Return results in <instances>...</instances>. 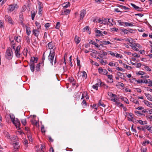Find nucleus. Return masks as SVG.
<instances>
[{
	"label": "nucleus",
	"mask_w": 152,
	"mask_h": 152,
	"mask_svg": "<svg viewBox=\"0 0 152 152\" xmlns=\"http://www.w3.org/2000/svg\"><path fill=\"white\" fill-rule=\"evenodd\" d=\"M128 30L126 29H121V31L123 32L124 34H127Z\"/></svg>",
	"instance_id": "3c124183"
},
{
	"label": "nucleus",
	"mask_w": 152,
	"mask_h": 152,
	"mask_svg": "<svg viewBox=\"0 0 152 152\" xmlns=\"http://www.w3.org/2000/svg\"><path fill=\"white\" fill-rule=\"evenodd\" d=\"M41 131L42 133H45V131L44 129V126L42 125V126L41 127Z\"/></svg>",
	"instance_id": "c03bdc74"
},
{
	"label": "nucleus",
	"mask_w": 152,
	"mask_h": 152,
	"mask_svg": "<svg viewBox=\"0 0 152 152\" xmlns=\"http://www.w3.org/2000/svg\"><path fill=\"white\" fill-rule=\"evenodd\" d=\"M23 142L24 144L26 145V146L27 147V144H28L27 140L26 139H24Z\"/></svg>",
	"instance_id": "49530a36"
},
{
	"label": "nucleus",
	"mask_w": 152,
	"mask_h": 152,
	"mask_svg": "<svg viewBox=\"0 0 152 152\" xmlns=\"http://www.w3.org/2000/svg\"><path fill=\"white\" fill-rule=\"evenodd\" d=\"M145 96L147 97L148 99L152 101V96L151 95L149 94L145 93Z\"/></svg>",
	"instance_id": "dca6fc26"
},
{
	"label": "nucleus",
	"mask_w": 152,
	"mask_h": 152,
	"mask_svg": "<svg viewBox=\"0 0 152 152\" xmlns=\"http://www.w3.org/2000/svg\"><path fill=\"white\" fill-rule=\"evenodd\" d=\"M107 53L113 56H115V53H114L113 52L110 51H108Z\"/></svg>",
	"instance_id": "ea45409f"
},
{
	"label": "nucleus",
	"mask_w": 152,
	"mask_h": 152,
	"mask_svg": "<svg viewBox=\"0 0 152 152\" xmlns=\"http://www.w3.org/2000/svg\"><path fill=\"white\" fill-rule=\"evenodd\" d=\"M131 5L136 10V9H137V7H138V6H136L135 4H132V3H131Z\"/></svg>",
	"instance_id": "052dcab7"
},
{
	"label": "nucleus",
	"mask_w": 152,
	"mask_h": 152,
	"mask_svg": "<svg viewBox=\"0 0 152 152\" xmlns=\"http://www.w3.org/2000/svg\"><path fill=\"white\" fill-rule=\"evenodd\" d=\"M28 51V50L27 48H26V49H24L23 52V54L24 56H27Z\"/></svg>",
	"instance_id": "e433bc0d"
},
{
	"label": "nucleus",
	"mask_w": 152,
	"mask_h": 152,
	"mask_svg": "<svg viewBox=\"0 0 152 152\" xmlns=\"http://www.w3.org/2000/svg\"><path fill=\"white\" fill-rule=\"evenodd\" d=\"M60 22H57L56 24V27L55 28H56V29H58L59 27H60V26H59V25H60Z\"/></svg>",
	"instance_id": "4d7b16f0"
},
{
	"label": "nucleus",
	"mask_w": 152,
	"mask_h": 152,
	"mask_svg": "<svg viewBox=\"0 0 152 152\" xmlns=\"http://www.w3.org/2000/svg\"><path fill=\"white\" fill-rule=\"evenodd\" d=\"M150 143V142L149 140H146L145 142H143V143L142 144V145L143 146H145V144L147 143V144H149Z\"/></svg>",
	"instance_id": "864d4df0"
},
{
	"label": "nucleus",
	"mask_w": 152,
	"mask_h": 152,
	"mask_svg": "<svg viewBox=\"0 0 152 152\" xmlns=\"http://www.w3.org/2000/svg\"><path fill=\"white\" fill-rule=\"evenodd\" d=\"M5 19L7 21L10 23L12 24V19L10 16L7 15H6L5 17Z\"/></svg>",
	"instance_id": "9b49d317"
},
{
	"label": "nucleus",
	"mask_w": 152,
	"mask_h": 152,
	"mask_svg": "<svg viewBox=\"0 0 152 152\" xmlns=\"http://www.w3.org/2000/svg\"><path fill=\"white\" fill-rule=\"evenodd\" d=\"M86 31H88L89 32H88V33H89V34H90V32L89 31V27L88 26H87L83 28V31L85 32Z\"/></svg>",
	"instance_id": "b1692460"
},
{
	"label": "nucleus",
	"mask_w": 152,
	"mask_h": 152,
	"mask_svg": "<svg viewBox=\"0 0 152 152\" xmlns=\"http://www.w3.org/2000/svg\"><path fill=\"white\" fill-rule=\"evenodd\" d=\"M19 19L21 21H22L23 19V15L22 13H20L19 15Z\"/></svg>",
	"instance_id": "de8ad7c7"
},
{
	"label": "nucleus",
	"mask_w": 152,
	"mask_h": 152,
	"mask_svg": "<svg viewBox=\"0 0 152 152\" xmlns=\"http://www.w3.org/2000/svg\"><path fill=\"white\" fill-rule=\"evenodd\" d=\"M145 129H147L151 133H152V127L147 125L145 126Z\"/></svg>",
	"instance_id": "412c9836"
},
{
	"label": "nucleus",
	"mask_w": 152,
	"mask_h": 152,
	"mask_svg": "<svg viewBox=\"0 0 152 152\" xmlns=\"http://www.w3.org/2000/svg\"><path fill=\"white\" fill-rule=\"evenodd\" d=\"M131 101H132V102L134 103L138 104H139L138 101L136 100L135 99H134L133 98L131 99Z\"/></svg>",
	"instance_id": "473e14b6"
},
{
	"label": "nucleus",
	"mask_w": 152,
	"mask_h": 152,
	"mask_svg": "<svg viewBox=\"0 0 152 152\" xmlns=\"http://www.w3.org/2000/svg\"><path fill=\"white\" fill-rule=\"evenodd\" d=\"M12 144L14 145L13 146L14 149L16 150L18 149L20 147L18 142H15V143H13Z\"/></svg>",
	"instance_id": "2eb2a0df"
},
{
	"label": "nucleus",
	"mask_w": 152,
	"mask_h": 152,
	"mask_svg": "<svg viewBox=\"0 0 152 152\" xmlns=\"http://www.w3.org/2000/svg\"><path fill=\"white\" fill-rule=\"evenodd\" d=\"M75 40L76 43L77 44H78L80 42V39L79 37L76 35L75 36Z\"/></svg>",
	"instance_id": "a211bd4d"
},
{
	"label": "nucleus",
	"mask_w": 152,
	"mask_h": 152,
	"mask_svg": "<svg viewBox=\"0 0 152 152\" xmlns=\"http://www.w3.org/2000/svg\"><path fill=\"white\" fill-rule=\"evenodd\" d=\"M51 51H50V53L48 56V60L50 61V63L52 65L53 64V59L55 56V51L53 50V51L51 52Z\"/></svg>",
	"instance_id": "7ed1b4c3"
},
{
	"label": "nucleus",
	"mask_w": 152,
	"mask_h": 152,
	"mask_svg": "<svg viewBox=\"0 0 152 152\" xmlns=\"http://www.w3.org/2000/svg\"><path fill=\"white\" fill-rule=\"evenodd\" d=\"M22 124L24 126L26 125V119H23L21 120Z\"/></svg>",
	"instance_id": "c9c22d12"
},
{
	"label": "nucleus",
	"mask_w": 152,
	"mask_h": 152,
	"mask_svg": "<svg viewBox=\"0 0 152 152\" xmlns=\"http://www.w3.org/2000/svg\"><path fill=\"white\" fill-rule=\"evenodd\" d=\"M144 68L147 71H151V69L147 66H145Z\"/></svg>",
	"instance_id": "680f3d73"
},
{
	"label": "nucleus",
	"mask_w": 152,
	"mask_h": 152,
	"mask_svg": "<svg viewBox=\"0 0 152 152\" xmlns=\"http://www.w3.org/2000/svg\"><path fill=\"white\" fill-rule=\"evenodd\" d=\"M38 61V58L33 57L31 58L30 61H31L33 64H34L35 63H37Z\"/></svg>",
	"instance_id": "ddd939ff"
},
{
	"label": "nucleus",
	"mask_w": 152,
	"mask_h": 152,
	"mask_svg": "<svg viewBox=\"0 0 152 152\" xmlns=\"http://www.w3.org/2000/svg\"><path fill=\"white\" fill-rule=\"evenodd\" d=\"M70 10H69L66 9L64 8V12L65 13V15H67L70 13Z\"/></svg>",
	"instance_id": "5701e85b"
},
{
	"label": "nucleus",
	"mask_w": 152,
	"mask_h": 152,
	"mask_svg": "<svg viewBox=\"0 0 152 152\" xmlns=\"http://www.w3.org/2000/svg\"><path fill=\"white\" fill-rule=\"evenodd\" d=\"M69 4L70 3L69 2H66V3L62 4V6L64 8H66L69 6Z\"/></svg>",
	"instance_id": "aec40b11"
},
{
	"label": "nucleus",
	"mask_w": 152,
	"mask_h": 152,
	"mask_svg": "<svg viewBox=\"0 0 152 152\" xmlns=\"http://www.w3.org/2000/svg\"><path fill=\"white\" fill-rule=\"evenodd\" d=\"M82 104L85 107L86 105V100H83L82 103Z\"/></svg>",
	"instance_id": "6e6d98bb"
},
{
	"label": "nucleus",
	"mask_w": 152,
	"mask_h": 152,
	"mask_svg": "<svg viewBox=\"0 0 152 152\" xmlns=\"http://www.w3.org/2000/svg\"><path fill=\"white\" fill-rule=\"evenodd\" d=\"M26 32L27 34L28 35H29L31 33V31L30 30V28L29 27H28L27 26L26 27Z\"/></svg>",
	"instance_id": "393cba45"
},
{
	"label": "nucleus",
	"mask_w": 152,
	"mask_h": 152,
	"mask_svg": "<svg viewBox=\"0 0 152 152\" xmlns=\"http://www.w3.org/2000/svg\"><path fill=\"white\" fill-rule=\"evenodd\" d=\"M80 20L82 19L85 16L86 14V12L85 10L83 9L80 11Z\"/></svg>",
	"instance_id": "0eeeda50"
},
{
	"label": "nucleus",
	"mask_w": 152,
	"mask_h": 152,
	"mask_svg": "<svg viewBox=\"0 0 152 152\" xmlns=\"http://www.w3.org/2000/svg\"><path fill=\"white\" fill-rule=\"evenodd\" d=\"M101 99H100L99 101V105H100V106H101L103 107H105V105H104L103 103H101Z\"/></svg>",
	"instance_id": "bf43d9fd"
},
{
	"label": "nucleus",
	"mask_w": 152,
	"mask_h": 152,
	"mask_svg": "<svg viewBox=\"0 0 152 152\" xmlns=\"http://www.w3.org/2000/svg\"><path fill=\"white\" fill-rule=\"evenodd\" d=\"M15 39L16 41V42H19L20 41V39H19L18 37H15Z\"/></svg>",
	"instance_id": "603ef678"
},
{
	"label": "nucleus",
	"mask_w": 152,
	"mask_h": 152,
	"mask_svg": "<svg viewBox=\"0 0 152 152\" xmlns=\"http://www.w3.org/2000/svg\"><path fill=\"white\" fill-rule=\"evenodd\" d=\"M111 30L112 31H117L118 30V28H111Z\"/></svg>",
	"instance_id": "774afa93"
},
{
	"label": "nucleus",
	"mask_w": 152,
	"mask_h": 152,
	"mask_svg": "<svg viewBox=\"0 0 152 152\" xmlns=\"http://www.w3.org/2000/svg\"><path fill=\"white\" fill-rule=\"evenodd\" d=\"M28 138L30 141H32V136L29 135L28 136Z\"/></svg>",
	"instance_id": "338daca9"
},
{
	"label": "nucleus",
	"mask_w": 152,
	"mask_h": 152,
	"mask_svg": "<svg viewBox=\"0 0 152 152\" xmlns=\"http://www.w3.org/2000/svg\"><path fill=\"white\" fill-rule=\"evenodd\" d=\"M147 150L146 148L144 147H142L141 148V152H146Z\"/></svg>",
	"instance_id": "72a5a7b5"
},
{
	"label": "nucleus",
	"mask_w": 152,
	"mask_h": 152,
	"mask_svg": "<svg viewBox=\"0 0 152 152\" xmlns=\"http://www.w3.org/2000/svg\"><path fill=\"white\" fill-rule=\"evenodd\" d=\"M31 18L32 20H34V17H35V12H34L33 13H32V12L31 11Z\"/></svg>",
	"instance_id": "58836bf2"
},
{
	"label": "nucleus",
	"mask_w": 152,
	"mask_h": 152,
	"mask_svg": "<svg viewBox=\"0 0 152 152\" xmlns=\"http://www.w3.org/2000/svg\"><path fill=\"white\" fill-rule=\"evenodd\" d=\"M99 72L100 74L103 75L107 74L108 73L107 71L105 69H103L102 68L100 67L98 69Z\"/></svg>",
	"instance_id": "6e6552de"
},
{
	"label": "nucleus",
	"mask_w": 152,
	"mask_h": 152,
	"mask_svg": "<svg viewBox=\"0 0 152 152\" xmlns=\"http://www.w3.org/2000/svg\"><path fill=\"white\" fill-rule=\"evenodd\" d=\"M87 74L86 72L85 71H83V75L82 77H85L86 78L87 77Z\"/></svg>",
	"instance_id": "8fccbe9b"
},
{
	"label": "nucleus",
	"mask_w": 152,
	"mask_h": 152,
	"mask_svg": "<svg viewBox=\"0 0 152 152\" xmlns=\"http://www.w3.org/2000/svg\"><path fill=\"white\" fill-rule=\"evenodd\" d=\"M36 148H37L36 150L37 152H40L41 151H42V152H44L45 150V145L43 144H41L40 150L39 148V145L37 146H36Z\"/></svg>",
	"instance_id": "39448f33"
},
{
	"label": "nucleus",
	"mask_w": 152,
	"mask_h": 152,
	"mask_svg": "<svg viewBox=\"0 0 152 152\" xmlns=\"http://www.w3.org/2000/svg\"><path fill=\"white\" fill-rule=\"evenodd\" d=\"M134 26L133 25V23H129L128 22H125L124 26Z\"/></svg>",
	"instance_id": "4be33fe9"
},
{
	"label": "nucleus",
	"mask_w": 152,
	"mask_h": 152,
	"mask_svg": "<svg viewBox=\"0 0 152 152\" xmlns=\"http://www.w3.org/2000/svg\"><path fill=\"white\" fill-rule=\"evenodd\" d=\"M142 80V83H148L149 84H150L151 80L150 79H148L147 80Z\"/></svg>",
	"instance_id": "2f4dec72"
},
{
	"label": "nucleus",
	"mask_w": 152,
	"mask_h": 152,
	"mask_svg": "<svg viewBox=\"0 0 152 152\" xmlns=\"http://www.w3.org/2000/svg\"><path fill=\"white\" fill-rule=\"evenodd\" d=\"M121 99L124 101L126 104H129V101L128 99L126 98L122 97L121 98Z\"/></svg>",
	"instance_id": "cd10ccee"
},
{
	"label": "nucleus",
	"mask_w": 152,
	"mask_h": 152,
	"mask_svg": "<svg viewBox=\"0 0 152 152\" xmlns=\"http://www.w3.org/2000/svg\"><path fill=\"white\" fill-rule=\"evenodd\" d=\"M136 10L139 11H142L143 10L142 8L140 7H138Z\"/></svg>",
	"instance_id": "69168bd1"
},
{
	"label": "nucleus",
	"mask_w": 152,
	"mask_h": 152,
	"mask_svg": "<svg viewBox=\"0 0 152 152\" xmlns=\"http://www.w3.org/2000/svg\"><path fill=\"white\" fill-rule=\"evenodd\" d=\"M21 48L20 45L18 46L15 51V56L18 58H19L21 57V54L20 53V50Z\"/></svg>",
	"instance_id": "20e7f679"
},
{
	"label": "nucleus",
	"mask_w": 152,
	"mask_h": 152,
	"mask_svg": "<svg viewBox=\"0 0 152 152\" xmlns=\"http://www.w3.org/2000/svg\"><path fill=\"white\" fill-rule=\"evenodd\" d=\"M13 124L16 126V128H18V129H20V123L17 118H16L15 120L13 122Z\"/></svg>",
	"instance_id": "423d86ee"
},
{
	"label": "nucleus",
	"mask_w": 152,
	"mask_h": 152,
	"mask_svg": "<svg viewBox=\"0 0 152 152\" xmlns=\"http://www.w3.org/2000/svg\"><path fill=\"white\" fill-rule=\"evenodd\" d=\"M102 43L103 44L105 45H107V44H111V43L109 41H103Z\"/></svg>",
	"instance_id": "a19ab883"
},
{
	"label": "nucleus",
	"mask_w": 152,
	"mask_h": 152,
	"mask_svg": "<svg viewBox=\"0 0 152 152\" xmlns=\"http://www.w3.org/2000/svg\"><path fill=\"white\" fill-rule=\"evenodd\" d=\"M29 66L31 71L33 72H34L35 68V64H33L31 61H30Z\"/></svg>",
	"instance_id": "9d476101"
},
{
	"label": "nucleus",
	"mask_w": 152,
	"mask_h": 152,
	"mask_svg": "<svg viewBox=\"0 0 152 152\" xmlns=\"http://www.w3.org/2000/svg\"><path fill=\"white\" fill-rule=\"evenodd\" d=\"M99 86V84L97 83L95 84L94 85L92 86V87L96 90H98V87Z\"/></svg>",
	"instance_id": "f704fd0d"
},
{
	"label": "nucleus",
	"mask_w": 152,
	"mask_h": 152,
	"mask_svg": "<svg viewBox=\"0 0 152 152\" xmlns=\"http://www.w3.org/2000/svg\"><path fill=\"white\" fill-rule=\"evenodd\" d=\"M118 22L119 24V25L121 26H124L125 23L122 22L121 20H118Z\"/></svg>",
	"instance_id": "4c0bfd02"
},
{
	"label": "nucleus",
	"mask_w": 152,
	"mask_h": 152,
	"mask_svg": "<svg viewBox=\"0 0 152 152\" xmlns=\"http://www.w3.org/2000/svg\"><path fill=\"white\" fill-rule=\"evenodd\" d=\"M70 81L71 82H73V83H72L73 84H74V85L75 84V80L73 79L72 77H71V78H70L69 79Z\"/></svg>",
	"instance_id": "e2e57ef3"
},
{
	"label": "nucleus",
	"mask_w": 152,
	"mask_h": 152,
	"mask_svg": "<svg viewBox=\"0 0 152 152\" xmlns=\"http://www.w3.org/2000/svg\"><path fill=\"white\" fill-rule=\"evenodd\" d=\"M32 32L33 34L35 36L37 37L39 33L40 30L38 29H34Z\"/></svg>",
	"instance_id": "f8f14e48"
},
{
	"label": "nucleus",
	"mask_w": 152,
	"mask_h": 152,
	"mask_svg": "<svg viewBox=\"0 0 152 152\" xmlns=\"http://www.w3.org/2000/svg\"><path fill=\"white\" fill-rule=\"evenodd\" d=\"M143 102H144L145 104L147 106H149L150 102H149L148 101L146 100H144L143 101Z\"/></svg>",
	"instance_id": "37998d69"
},
{
	"label": "nucleus",
	"mask_w": 152,
	"mask_h": 152,
	"mask_svg": "<svg viewBox=\"0 0 152 152\" xmlns=\"http://www.w3.org/2000/svg\"><path fill=\"white\" fill-rule=\"evenodd\" d=\"M98 83H100V86H101L103 85H105L104 84V83L101 82V81L100 79H98Z\"/></svg>",
	"instance_id": "09e8293b"
},
{
	"label": "nucleus",
	"mask_w": 152,
	"mask_h": 152,
	"mask_svg": "<svg viewBox=\"0 0 152 152\" xmlns=\"http://www.w3.org/2000/svg\"><path fill=\"white\" fill-rule=\"evenodd\" d=\"M13 56L12 51L10 48H8L7 49L5 53V57L8 59L10 60L12 58Z\"/></svg>",
	"instance_id": "f257e3e1"
},
{
	"label": "nucleus",
	"mask_w": 152,
	"mask_h": 152,
	"mask_svg": "<svg viewBox=\"0 0 152 152\" xmlns=\"http://www.w3.org/2000/svg\"><path fill=\"white\" fill-rule=\"evenodd\" d=\"M10 117L12 123L15 120L14 116L13 115H10Z\"/></svg>",
	"instance_id": "a18cd8bd"
},
{
	"label": "nucleus",
	"mask_w": 152,
	"mask_h": 152,
	"mask_svg": "<svg viewBox=\"0 0 152 152\" xmlns=\"http://www.w3.org/2000/svg\"><path fill=\"white\" fill-rule=\"evenodd\" d=\"M10 139L11 141L10 143L12 144L14 143L12 142H15L18 139V138L17 136H14L10 138Z\"/></svg>",
	"instance_id": "4468645a"
},
{
	"label": "nucleus",
	"mask_w": 152,
	"mask_h": 152,
	"mask_svg": "<svg viewBox=\"0 0 152 152\" xmlns=\"http://www.w3.org/2000/svg\"><path fill=\"white\" fill-rule=\"evenodd\" d=\"M95 32L96 33L99 34L96 35V36H104L103 35V34L102 33V31L100 30H96L95 31Z\"/></svg>",
	"instance_id": "f3484780"
},
{
	"label": "nucleus",
	"mask_w": 152,
	"mask_h": 152,
	"mask_svg": "<svg viewBox=\"0 0 152 152\" xmlns=\"http://www.w3.org/2000/svg\"><path fill=\"white\" fill-rule=\"evenodd\" d=\"M145 74V72L143 71H140L138 72L137 73V75H142Z\"/></svg>",
	"instance_id": "79ce46f5"
},
{
	"label": "nucleus",
	"mask_w": 152,
	"mask_h": 152,
	"mask_svg": "<svg viewBox=\"0 0 152 152\" xmlns=\"http://www.w3.org/2000/svg\"><path fill=\"white\" fill-rule=\"evenodd\" d=\"M133 79L135 81H137L139 83H141L142 82V80H136L135 78H134Z\"/></svg>",
	"instance_id": "5fc2aeb1"
},
{
	"label": "nucleus",
	"mask_w": 152,
	"mask_h": 152,
	"mask_svg": "<svg viewBox=\"0 0 152 152\" xmlns=\"http://www.w3.org/2000/svg\"><path fill=\"white\" fill-rule=\"evenodd\" d=\"M149 76L148 75H145V76H141L140 78L143 79H146L148 78Z\"/></svg>",
	"instance_id": "13d9d810"
},
{
	"label": "nucleus",
	"mask_w": 152,
	"mask_h": 152,
	"mask_svg": "<svg viewBox=\"0 0 152 152\" xmlns=\"http://www.w3.org/2000/svg\"><path fill=\"white\" fill-rule=\"evenodd\" d=\"M134 113H135L136 115H138V114L141 115H143V114H142L139 111H135Z\"/></svg>",
	"instance_id": "0e129e2a"
},
{
	"label": "nucleus",
	"mask_w": 152,
	"mask_h": 152,
	"mask_svg": "<svg viewBox=\"0 0 152 152\" xmlns=\"http://www.w3.org/2000/svg\"><path fill=\"white\" fill-rule=\"evenodd\" d=\"M19 6L16 4H13L10 5L7 9V11L8 12H11L15 9H17Z\"/></svg>",
	"instance_id": "f03ea898"
},
{
	"label": "nucleus",
	"mask_w": 152,
	"mask_h": 152,
	"mask_svg": "<svg viewBox=\"0 0 152 152\" xmlns=\"http://www.w3.org/2000/svg\"><path fill=\"white\" fill-rule=\"evenodd\" d=\"M113 97L110 99L111 101L115 102V103L118 101V97L115 94H113L112 95Z\"/></svg>",
	"instance_id": "1a4fd4ad"
},
{
	"label": "nucleus",
	"mask_w": 152,
	"mask_h": 152,
	"mask_svg": "<svg viewBox=\"0 0 152 152\" xmlns=\"http://www.w3.org/2000/svg\"><path fill=\"white\" fill-rule=\"evenodd\" d=\"M4 134L5 135L7 139H10V136L9 134L7 132H4Z\"/></svg>",
	"instance_id": "7c9ffc66"
},
{
	"label": "nucleus",
	"mask_w": 152,
	"mask_h": 152,
	"mask_svg": "<svg viewBox=\"0 0 152 152\" xmlns=\"http://www.w3.org/2000/svg\"><path fill=\"white\" fill-rule=\"evenodd\" d=\"M41 64V63H39L38 64H37L36 66V71L37 72H39L40 71V64Z\"/></svg>",
	"instance_id": "6ab92c4d"
},
{
	"label": "nucleus",
	"mask_w": 152,
	"mask_h": 152,
	"mask_svg": "<svg viewBox=\"0 0 152 152\" xmlns=\"http://www.w3.org/2000/svg\"><path fill=\"white\" fill-rule=\"evenodd\" d=\"M117 75L118 76H119L121 78L123 79V78L124 76V74L123 73H122L120 72H118L117 73Z\"/></svg>",
	"instance_id": "c756f323"
},
{
	"label": "nucleus",
	"mask_w": 152,
	"mask_h": 152,
	"mask_svg": "<svg viewBox=\"0 0 152 152\" xmlns=\"http://www.w3.org/2000/svg\"><path fill=\"white\" fill-rule=\"evenodd\" d=\"M48 45L49 49H53L54 45L52 44L51 42L49 43Z\"/></svg>",
	"instance_id": "bb28decb"
},
{
	"label": "nucleus",
	"mask_w": 152,
	"mask_h": 152,
	"mask_svg": "<svg viewBox=\"0 0 152 152\" xmlns=\"http://www.w3.org/2000/svg\"><path fill=\"white\" fill-rule=\"evenodd\" d=\"M35 23L37 26V29L39 30L41 27V26L40 23L37 21Z\"/></svg>",
	"instance_id": "c85d7f7f"
},
{
	"label": "nucleus",
	"mask_w": 152,
	"mask_h": 152,
	"mask_svg": "<svg viewBox=\"0 0 152 152\" xmlns=\"http://www.w3.org/2000/svg\"><path fill=\"white\" fill-rule=\"evenodd\" d=\"M122 65L125 68H126L129 70L131 69H132L131 66L127 65L124 63H123Z\"/></svg>",
	"instance_id": "a878e982"
}]
</instances>
